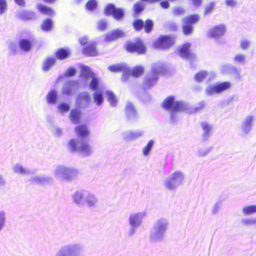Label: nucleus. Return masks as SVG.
<instances>
[{
	"mask_svg": "<svg viewBox=\"0 0 256 256\" xmlns=\"http://www.w3.org/2000/svg\"><path fill=\"white\" fill-rule=\"evenodd\" d=\"M15 2L17 4L20 6H24V0H14Z\"/></svg>",
	"mask_w": 256,
	"mask_h": 256,
	"instance_id": "obj_64",
	"label": "nucleus"
},
{
	"mask_svg": "<svg viewBox=\"0 0 256 256\" xmlns=\"http://www.w3.org/2000/svg\"><path fill=\"white\" fill-rule=\"evenodd\" d=\"M154 142L153 140H150L147 144L143 148L142 152L144 156H147L150 154L154 146Z\"/></svg>",
	"mask_w": 256,
	"mask_h": 256,
	"instance_id": "obj_42",
	"label": "nucleus"
},
{
	"mask_svg": "<svg viewBox=\"0 0 256 256\" xmlns=\"http://www.w3.org/2000/svg\"><path fill=\"white\" fill-rule=\"evenodd\" d=\"M108 69L112 72H122L123 73L122 80H126V73L130 71L128 68L126 64H116L110 66L108 67Z\"/></svg>",
	"mask_w": 256,
	"mask_h": 256,
	"instance_id": "obj_19",
	"label": "nucleus"
},
{
	"mask_svg": "<svg viewBox=\"0 0 256 256\" xmlns=\"http://www.w3.org/2000/svg\"><path fill=\"white\" fill-rule=\"evenodd\" d=\"M242 222L245 226H250L254 225L253 218H244L242 220Z\"/></svg>",
	"mask_w": 256,
	"mask_h": 256,
	"instance_id": "obj_52",
	"label": "nucleus"
},
{
	"mask_svg": "<svg viewBox=\"0 0 256 256\" xmlns=\"http://www.w3.org/2000/svg\"><path fill=\"white\" fill-rule=\"evenodd\" d=\"M220 208L219 204H215L212 210V212L214 214H216L218 210Z\"/></svg>",
	"mask_w": 256,
	"mask_h": 256,
	"instance_id": "obj_63",
	"label": "nucleus"
},
{
	"mask_svg": "<svg viewBox=\"0 0 256 256\" xmlns=\"http://www.w3.org/2000/svg\"><path fill=\"white\" fill-rule=\"evenodd\" d=\"M7 10V2L6 0H0V14H4Z\"/></svg>",
	"mask_w": 256,
	"mask_h": 256,
	"instance_id": "obj_49",
	"label": "nucleus"
},
{
	"mask_svg": "<svg viewBox=\"0 0 256 256\" xmlns=\"http://www.w3.org/2000/svg\"><path fill=\"white\" fill-rule=\"evenodd\" d=\"M184 178L185 175L182 172L176 170L166 178L163 182L164 186L168 190H174L183 184Z\"/></svg>",
	"mask_w": 256,
	"mask_h": 256,
	"instance_id": "obj_5",
	"label": "nucleus"
},
{
	"mask_svg": "<svg viewBox=\"0 0 256 256\" xmlns=\"http://www.w3.org/2000/svg\"><path fill=\"white\" fill-rule=\"evenodd\" d=\"M98 202V199L93 194L86 192L84 202V206H86L89 208H94L96 206Z\"/></svg>",
	"mask_w": 256,
	"mask_h": 256,
	"instance_id": "obj_23",
	"label": "nucleus"
},
{
	"mask_svg": "<svg viewBox=\"0 0 256 256\" xmlns=\"http://www.w3.org/2000/svg\"><path fill=\"white\" fill-rule=\"evenodd\" d=\"M96 42L90 41L88 44L83 48L82 52L88 56H96L98 54Z\"/></svg>",
	"mask_w": 256,
	"mask_h": 256,
	"instance_id": "obj_21",
	"label": "nucleus"
},
{
	"mask_svg": "<svg viewBox=\"0 0 256 256\" xmlns=\"http://www.w3.org/2000/svg\"><path fill=\"white\" fill-rule=\"evenodd\" d=\"M58 109L60 113L64 114L69 110L70 106L68 104L62 102L58 106Z\"/></svg>",
	"mask_w": 256,
	"mask_h": 256,
	"instance_id": "obj_47",
	"label": "nucleus"
},
{
	"mask_svg": "<svg viewBox=\"0 0 256 256\" xmlns=\"http://www.w3.org/2000/svg\"><path fill=\"white\" fill-rule=\"evenodd\" d=\"M190 44L188 42L185 43L180 48L179 50V54L184 58H190L192 56V54L190 50Z\"/></svg>",
	"mask_w": 256,
	"mask_h": 256,
	"instance_id": "obj_26",
	"label": "nucleus"
},
{
	"mask_svg": "<svg viewBox=\"0 0 256 256\" xmlns=\"http://www.w3.org/2000/svg\"><path fill=\"white\" fill-rule=\"evenodd\" d=\"M56 62V59L54 58H48L46 59L42 64V69L44 72L48 71L51 67Z\"/></svg>",
	"mask_w": 256,
	"mask_h": 256,
	"instance_id": "obj_37",
	"label": "nucleus"
},
{
	"mask_svg": "<svg viewBox=\"0 0 256 256\" xmlns=\"http://www.w3.org/2000/svg\"><path fill=\"white\" fill-rule=\"evenodd\" d=\"M81 118V113L80 110L78 109L72 110L70 114V121L74 124L78 123L80 121Z\"/></svg>",
	"mask_w": 256,
	"mask_h": 256,
	"instance_id": "obj_31",
	"label": "nucleus"
},
{
	"mask_svg": "<svg viewBox=\"0 0 256 256\" xmlns=\"http://www.w3.org/2000/svg\"><path fill=\"white\" fill-rule=\"evenodd\" d=\"M88 38L87 36H82L79 38L78 41L82 46H84L86 44L87 45L89 42H88Z\"/></svg>",
	"mask_w": 256,
	"mask_h": 256,
	"instance_id": "obj_58",
	"label": "nucleus"
},
{
	"mask_svg": "<svg viewBox=\"0 0 256 256\" xmlns=\"http://www.w3.org/2000/svg\"><path fill=\"white\" fill-rule=\"evenodd\" d=\"M126 112L128 117L130 119L135 118L136 116V111L134 106L130 102H128L126 106Z\"/></svg>",
	"mask_w": 256,
	"mask_h": 256,
	"instance_id": "obj_35",
	"label": "nucleus"
},
{
	"mask_svg": "<svg viewBox=\"0 0 256 256\" xmlns=\"http://www.w3.org/2000/svg\"><path fill=\"white\" fill-rule=\"evenodd\" d=\"M46 99L48 104H55L58 100V93L56 90L54 89L50 90L46 94Z\"/></svg>",
	"mask_w": 256,
	"mask_h": 256,
	"instance_id": "obj_28",
	"label": "nucleus"
},
{
	"mask_svg": "<svg viewBox=\"0 0 256 256\" xmlns=\"http://www.w3.org/2000/svg\"><path fill=\"white\" fill-rule=\"evenodd\" d=\"M76 69L73 67L68 68L66 72L65 75L66 76H72L76 74Z\"/></svg>",
	"mask_w": 256,
	"mask_h": 256,
	"instance_id": "obj_54",
	"label": "nucleus"
},
{
	"mask_svg": "<svg viewBox=\"0 0 256 256\" xmlns=\"http://www.w3.org/2000/svg\"><path fill=\"white\" fill-rule=\"evenodd\" d=\"M78 174L76 169L64 165H58L53 170V174L56 178L68 181L72 180Z\"/></svg>",
	"mask_w": 256,
	"mask_h": 256,
	"instance_id": "obj_7",
	"label": "nucleus"
},
{
	"mask_svg": "<svg viewBox=\"0 0 256 256\" xmlns=\"http://www.w3.org/2000/svg\"><path fill=\"white\" fill-rule=\"evenodd\" d=\"M130 71L126 73V76L128 75L132 76L134 77H138L140 76L144 72V68L140 66L134 67L132 70L128 68Z\"/></svg>",
	"mask_w": 256,
	"mask_h": 256,
	"instance_id": "obj_30",
	"label": "nucleus"
},
{
	"mask_svg": "<svg viewBox=\"0 0 256 256\" xmlns=\"http://www.w3.org/2000/svg\"><path fill=\"white\" fill-rule=\"evenodd\" d=\"M146 213L144 211L133 213L130 215L128 222L130 228L127 232L128 236H132L136 232V229L140 226L142 219L146 217Z\"/></svg>",
	"mask_w": 256,
	"mask_h": 256,
	"instance_id": "obj_8",
	"label": "nucleus"
},
{
	"mask_svg": "<svg viewBox=\"0 0 256 256\" xmlns=\"http://www.w3.org/2000/svg\"><path fill=\"white\" fill-rule=\"evenodd\" d=\"M12 172L20 176L29 175L32 174V172L26 167L24 166L20 163H16L12 167Z\"/></svg>",
	"mask_w": 256,
	"mask_h": 256,
	"instance_id": "obj_22",
	"label": "nucleus"
},
{
	"mask_svg": "<svg viewBox=\"0 0 256 256\" xmlns=\"http://www.w3.org/2000/svg\"><path fill=\"white\" fill-rule=\"evenodd\" d=\"M19 45L20 49L25 52L29 51L32 48V42L28 39H22L19 42Z\"/></svg>",
	"mask_w": 256,
	"mask_h": 256,
	"instance_id": "obj_38",
	"label": "nucleus"
},
{
	"mask_svg": "<svg viewBox=\"0 0 256 256\" xmlns=\"http://www.w3.org/2000/svg\"><path fill=\"white\" fill-rule=\"evenodd\" d=\"M91 102V97L88 92H84L78 94L76 100V105L78 108L86 107Z\"/></svg>",
	"mask_w": 256,
	"mask_h": 256,
	"instance_id": "obj_14",
	"label": "nucleus"
},
{
	"mask_svg": "<svg viewBox=\"0 0 256 256\" xmlns=\"http://www.w3.org/2000/svg\"><path fill=\"white\" fill-rule=\"evenodd\" d=\"M78 82L76 80L68 81L64 86L62 90V93L66 96H70L78 88Z\"/></svg>",
	"mask_w": 256,
	"mask_h": 256,
	"instance_id": "obj_18",
	"label": "nucleus"
},
{
	"mask_svg": "<svg viewBox=\"0 0 256 256\" xmlns=\"http://www.w3.org/2000/svg\"><path fill=\"white\" fill-rule=\"evenodd\" d=\"M52 26V22L50 19H46L43 22L41 25V28L42 30L48 32L50 31Z\"/></svg>",
	"mask_w": 256,
	"mask_h": 256,
	"instance_id": "obj_43",
	"label": "nucleus"
},
{
	"mask_svg": "<svg viewBox=\"0 0 256 256\" xmlns=\"http://www.w3.org/2000/svg\"><path fill=\"white\" fill-rule=\"evenodd\" d=\"M106 27V23L105 21L102 20L98 23V28L100 30H104Z\"/></svg>",
	"mask_w": 256,
	"mask_h": 256,
	"instance_id": "obj_57",
	"label": "nucleus"
},
{
	"mask_svg": "<svg viewBox=\"0 0 256 256\" xmlns=\"http://www.w3.org/2000/svg\"><path fill=\"white\" fill-rule=\"evenodd\" d=\"M242 212L244 216H250L256 213V205H248L242 208Z\"/></svg>",
	"mask_w": 256,
	"mask_h": 256,
	"instance_id": "obj_41",
	"label": "nucleus"
},
{
	"mask_svg": "<svg viewBox=\"0 0 256 256\" xmlns=\"http://www.w3.org/2000/svg\"><path fill=\"white\" fill-rule=\"evenodd\" d=\"M193 4L196 6H200L202 2V0H191Z\"/></svg>",
	"mask_w": 256,
	"mask_h": 256,
	"instance_id": "obj_62",
	"label": "nucleus"
},
{
	"mask_svg": "<svg viewBox=\"0 0 256 256\" xmlns=\"http://www.w3.org/2000/svg\"><path fill=\"white\" fill-rule=\"evenodd\" d=\"M6 184V180L0 174V186H4Z\"/></svg>",
	"mask_w": 256,
	"mask_h": 256,
	"instance_id": "obj_60",
	"label": "nucleus"
},
{
	"mask_svg": "<svg viewBox=\"0 0 256 256\" xmlns=\"http://www.w3.org/2000/svg\"><path fill=\"white\" fill-rule=\"evenodd\" d=\"M124 32L121 30H116L111 32L108 33L105 36V40L110 42L118 38L124 36Z\"/></svg>",
	"mask_w": 256,
	"mask_h": 256,
	"instance_id": "obj_25",
	"label": "nucleus"
},
{
	"mask_svg": "<svg viewBox=\"0 0 256 256\" xmlns=\"http://www.w3.org/2000/svg\"><path fill=\"white\" fill-rule=\"evenodd\" d=\"M206 78L210 80L211 78V74H208L204 70L196 73L194 76L195 80L198 82H200Z\"/></svg>",
	"mask_w": 256,
	"mask_h": 256,
	"instance_id": "obj_40",
	"label": "nucleus"
},
{
	"mask_svg": "<svg viewBox=\"0 0 256 256\" xmlns=\"http://www.w3.org/2000/svg\"><path fill=\"white\" fill-rule=\"evenodd\" d=\"M162 66L159 64H154L153 66L151 74H150L146 82V88L154 86L158 80V76L161 72Z\"/></svg>",
	"mask_w": 256,
	"mask_h": 256,
	"instance_id": "obj_13",
	"label": "nucleus"
},
{
	"mask_svg": "<svg viewBox=\"0 0 256 256\" xmlns=\"http://www.w3.org/2000/svg\"><path fill=\"white\" fill-rule=\"evenodd\" d=\"M246 56L241 54L236 55L234 58V62L240 64H244L246 62Z\"/></svg>",
	"mask_w": 256,
	"mask_h": 256,
	"instance_id": "obj_46",
	"label": "nucleus"
},
{
	"mask_svg": "<svg viewBox=\"0 0 256 256\" xmlns=\"http://www.w3.org/2000/svg\"><path fill=\"white\" fill-rule=\"evenodd\" d=\"M250 44L249 40H242L240 41V47L243 50H247L249 48Z\"/></svg>",
	"mask_w": 256,
	"mask_h": 256,
	"instance_id": "obj_51",
	"label": "nucleus"
},
{
	"mask_svg": "<svg viewBox=\"0 0 256 256\" xmlns=\"http://www.w3.org/2000/svg\"><path fill=\"white\" fill-rule=\"evenodd\" d=\"M83 245L79 242H72L61 246L56 252L54 256H82Z\"/></svg>",
	"mask_w": 256,
	"mask_h": 256,
	"instance_id": "obj_4",
	"label": "nucleus"
},
{
	"mask_svg": "<svg viewBox=\"0 0 256 256\" xmlns=\"http://www.w3.org/2000/svg\"><path fill=\"white\" fill-rule=\"evenodd\" d=\"M74 132L76 135L82 138L89 134V130L87 127L84 125H80L75 128Z\"/></svg>",
	"mask_w": 256,
	"mask_h": 256,
	"instance_id": "obj_32",
	"label": "nucleus"
},
{
	"mask_svg": "<svg viewBox=\"0 0 256 256\" xmlns=\"http://www.w3.org/2000/svg\"><path fill=\"white\" fill-rule=\"evenodd\" d=\"M168 220L164 218L156 220L151 228L150 238L154 242H160L163 240L166 236L168 227Z\"/></svg>",
	"mask_w": 256,
	"mask_h": 256,
	"instance_id": "obj_3",
	"label": "nucleus"
},
{
	"mask_svg": "<svg viewBox=\"0 0 256 256\" xmlns=\"http://www.w3.org/2000/svg\"><path fill=\"white\" fill-rule=\"evenodd\" d=\"M80 82L84 86L89 85L90 88L96 90L93 94L94 102L98 106H101L104 102L102 92L104 88L100 79L86 66H80V74L79 76Z\"/></svg>",
	"mask_w": 256,
	"mask_h": 256,
	"instance_id": "obj_1",
	"label": "nucleus"
},
{
	"mask_svg": "<svg viewBox=\"0 0 256 256\" xmlns=\"http://www.w3.org/2000/svg\"><path fill=\"white\" fill-rule=\"evenodd\" d=\"M106 95L108 96V100L111 106L114 107L118 104V98L110 90H107Z\"/></svg>",
	"mask_w": 256,
	"mask_h": 256,
	"instance_id": "obj_36",
	"label": "nucleus"
},
{
	"mask_svg": "<svg viewBox=\"0 0 256 256\" xmlns=\"http://www.w3.org/2000/svg\"><path fill=\"white\" fill-rule=\"evenodd\" d=\"M134 9L136 14H138L143 10L144 6L141 2H138L134 4Z\"/></svg>",
	"mask_w": 256,
	"mask_h": 256,
	"instance_id": "obj_50",
	"label": "nucleus"
},
{
	"mask_svg": "<svg viewBox=\"0 0 256 256\" xmlns=\"http://www.w3.org/2000/svg\"><path fill=\"white\" fill-rule=\"evenodd\" d=\"M162 106L164 109L168 110L171 112V120L174 121L176 112L184 111L188 114L194 113L203 108L204 104V102H200L198 104V106L192 108L182 102L176 100L174 97L170 96L164 100L162 103Z\"/></svg>",
	"mask_w": 256,
	"mask_h": 256,
	"instance_id": "obj_2",
	"label": "nucleus"
},
{
	"mask_svg": "<svg viewBox=\"0 0 256 256\" xmlns=\"http://www.w3.org/2000/svg\"><path fill=\"white\" fill-rule=\"evenodd\" d=\"M226 30V26L220 24L210 28L208 32V36L210 38L218 40L224 35Z\"/></svg>",
	"mask_w": 256,
	"mask_h": 256,
	"instance_id": "obj_11",
	"label": "nucleus"
},
{
	"mask_svg": "<svg viewBox=\"0 0 256 256\" xmlns=\"http://www.w3.org/2000/svg\"><path fill=\"white\" fill-rule=\"evenodd\" d=\"M30 180L32 182L44 184L51 182L52 179L44 176L36 175L32 176Z\"/></svg>",
	"mask_w": 256,
	"mask_h": 256,
	"instance_id": "obj_29",
	"label": "nucleus"
},
{
	"mask_svg": "<svg viewBox=\"0 0 256 256\" xmlns=\"http://www.w3.org/2000/svg\"><path fill=\"white\" fill-rule=\"evenodd\" d=\"M105 13L106 15L112 14L116 20H120L122 18L124 12L122 9L116 8L112 4H109L105 8Z\"/></svg>",
	"mask_w": 256,
	"mask_h": 256,
	"instance_id": "obj_17",
	"label": "nucleus"
},
{
	"mask_svg": "<svg viewBox=\"0 0 256 256\" xmlns=\"http://www.w3.org/2000/svg\"><path fill=\"white\" fill-rule=\"evenodd\" d=\"M68 146L71 151L78 152L83 156H89L93 151L91 146L88 142L75 138L68 141Z\"/></svg>",
	"mask_w": 256,
	"mask_h": 256,
	"instance_id": "obj_6",
	"label": "nucleus"
},
{
	"mask_svg": "<svg viewBox=\"0 0 256 256\" xmlns=\"http://www.w3.org/2000/svg\"><path fill=\"white\" fill-rule=\"evenodd\" d=\"M174 42V38L171 36H162L154 43L155 48L166 49L172 46Z\"/></svg>",
	"mask_w": 256,
	"mask_h": 256,
	"instance_id": "obj_12",
	"label": "nucleus"
},
{
	"mask_svg": "<svg viewBox=\"0 0 256 256\" xmlns=\"http://www.w3.org/2000/svg\"><path fill=\"white\" fill-rule=\"evenodd\" d=\"M133 25L134 28L137 30H140L143 26H144L145 31L148 32L151 30L153 26V23L152 20H147L144 25L142 20H138L134 22Z\"/></svg>",
	"mask_w": 256,
	"mask_h": 256,
	"instance_id": "obj_20",
	"label": "nucleus"
},
{
	"mask_svg": "<svg viewBox=\"0 0 256 256\" xmlns=\"http://www.w3.org/2000/svg\"><path fill=\"white\" fill-rule=\"evenodd\" d=\"M126 48L128 52H135L138 54H143L146 51L145 46L142 41L140 40L136 42H128L126 46Z\"/></svg>",
	"mask_w": 256,
	"mask_h": 256,
	"instance_id": "obj_15",
	"label": "nucleus"
},
{
	"mask_svg": "<svg viewBox=\"0 0 256 256\" xmlns=\"http://www.w3.org/2000/svg\"><path fill=\"white\" fill-rule=\"evenodd\" d=\"M210 148H200L198 152V154L200 156H204L210 152Z\"/></svg>",
	"mask_w": 256,
	"mask_h": 256,
	"instance_id": "obj_53",
	"label": "nucleus"
},
{
	"mask_svg": "<svg viewBox=\"0 0 256 256\" xmlns=\"http://www.w3.org/2000/svg\"><path fill=\"white\" fill-rule=\"evenodd\" d=\"M173 13L175 15H181L184 14V10L180 8H176L173 10Z\"/></svg>",
	"mask_w": 256,
	"mask_h": 256,
	"instance_id": "obj_59",
	"label": "nucleus"
},
{
	"mask_svg": "<svg viewBox=\"0 0 256 256\" xmlns=\"http://www.w3.org/2000/svg\"><path fill=\"white\" fill-rule=\"evenodd\" d=\"M225 4L230 8H234L237 5V1L236 0H225Z\"/></svg>",
	"mask_w": 256,
	"mask_h": 256,
	"instance_id": "obj_56",
	"label": "nucleus"
},
{
	"mask_svg": "<svg viewBox=\"0 0 256 256\" xmlns=\"http://www.w3.org/2000/svg\"><path fill=\"white\" fill-rule=\"evenodd\" d=\"M202 126L203 130L202 138L204 140H207L212 134V126L205 122L202 124Z\"/></svg>",
	"mask_w": 256,
	"mask_h": 256,
	"instance_id": "obj_33",
	"label": "nucleus"
},
{
	"mask_svg": "<svg viewBox=\"0 0 256 256\" xmlns=\"http://www.w3.org/2000/svg\"><path fill=\"white\" fill-rule=\"evenodd\" d=\"M144 134V131L137 130L136 131H129L124 133L123 136L125 140H135Z\"/></svg>",
	"mask_w": 256,
	"mask_h": 256,
	"instance_id": "obj_24",
	"label": "nucleus"
},
{
	"mask_svg": "<svg viewBox=\"0 0 256 256\" xmlns=\"http://www.w3.org/2000/svg\"><path fill=\"white\" fill-rule=\"evenodd\" d=\"M252 120V116H248L243 121L241 126V129L244 134H247L250 132Z\"/></svg>",
	"mask_w": 256,
	"mask_h": 256,
	"instance_id": "obj_27",
	"label": "nucleus"
},
{
	"mask_svg": "<svg viewBox=\"0 0 256 256\" xmlns=\"http://www.w3.org/2000/svg\"><path fill=\"white\" fill-rule=\"evenodd\" d=\"M160 5L164 8H168L170 6L169 3L168 2L165 1L162 2L160 3Z\"/></svg>",
	"mask_w": 256,
	"mask_h": 256,
	"instance_id": "obj_61",
	"label": "nucleus"
},
{
	"mask_svg": "<svg viewBox=\"0 0 256 256\" xmlns=\"http://www.w3.org/2000/svg\"><path fill=\"white\" fill-rule=\"evenodd\" d=\"M200 16L198 14H193L183 19L182 30L185 35L192 34L193 31L192 24L198 22Z\"/></svg>",
	"mask_w": 256,
	"mask_h": 256,
	"instance_id": "obj_10",
	"label": "nucleus"
},
{
	"mask_svg": "<svg viewBox=\"0 0 256 256\" xmlns=\"http://www.w3.org/2000/svg\"><path fill=\"white\" fill-rule=\"evenodd\" d=\"M216 6L214 2H210L204 8V15L206 16L211 14L214 10Z\"/></svg>",
	"mask_w": 256,
	"mask_h": 256,
	"instance_id": "obj_45",
	"label": "nucleus"
},
{
	"mask_svg": "<svg viewBox=\"0 0 256 256\" xmlns=\"http://www.w3.org/2000/svg\"><path fill=\"white\" fill-rule=\"evenodd\" d=\"M70 52L68 50L60 48L56 54V56L59 60H64L68 58L70 55Z\"/></svg>",
	"mask_w": 256,
	"mask_h": 256,
	"instance_id": "obj_39",
	"label": "nucleus"
},
{
	"mask_svg": "<svg viewBox=\"0 0 256 256\" xmlns=\"http://www.w3.org/2000/svg\"><path fill=\"white\" fill-rule=\"evenodd\" d=\"M38 9L42 14L52 16L54 15V12L50 8L42 4H38L37 6Z\"/></svg>",
	"mask_w": 256,
	"mask_h": 256,
	"instance_id": "obj_34",
	"label": "nucleus"
},
{
	"mask_svg": "<svg viewBox=\"0 0 256 256\" xmlns=\"http://www.w3.org/2000/svg\"><path fill=\"white\" fill-rule=\"evenodd\" d=\"M53 134L57 136H60L62 134V130L59 127H54L52 130Z\"/></svg>",
	"mask_w": 256,
	"mask_h": 256,
	"instance_id": "obj_55",
	"label": "nucleus"
},
{
	"mask_svg": "<svg viewBox=\"0 0 256 256\" xmlns=\"http://www.w3.org/2000/svg\"><path fill=\"white\" fill-rule=\"evenodd\" d=\"M86 192L83 190L76 191L72 195V202L79 206H84Z\"/></svg>",
	"mask_w": 256,
	"mask_h": 256,
	"instance_id": "obj_16",
	"label": "nucleus"
},
{
	"mask_svg": "<svg viewBox=\"0 0 256 256\" xmlns=\"http://www.w3.org/2000/svg\"><path fill=\"white\" fill-rule=\"evenodd\" d=\"M97 6V2L96 0H90L86 4V7L88 10H93Z\"/></svg>",
	"mask_w": 256,
	"mask_h": 256,
	"instance_id": "obj_48",
	"label": "nucleus"
},
{
	"mask_svg": "<svg viewBox=\"0 0 256 256\" xmlns=\"http://www.w3.org/2000/svg\"><path fill=\"white\" fill-rule=\"evenodd\" d=\"M6 214L4 210H0V232L6 226Z\"/></svg>",
	"mask_w": 256,
	"mask_h": 256,
	"instance_id": "obj_44",
	"label": "nucleus"
},
{
	"mask_svg": "<svg viewBox=\"0 0 256 256\" xmlns=\"http://www.w3.org/2000/svg\"><path fill=\"white\" fill-rule=\"evenodd\" d=\"M230 87L231 84L228 82H225L208 86L206 88L205 92L208 96H212L220 94L228 90Z\"/></svg>",
	"mask_w": 256,
	"mask_h": 256,
	"instance_id": "obj_9",
	"label": "nucleus"
}]
</instances>
